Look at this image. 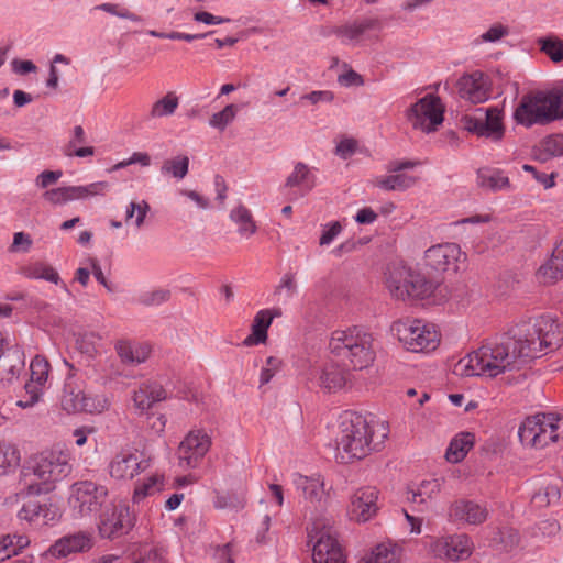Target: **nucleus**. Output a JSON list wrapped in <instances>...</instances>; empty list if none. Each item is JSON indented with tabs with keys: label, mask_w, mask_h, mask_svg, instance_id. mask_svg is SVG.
Listing matches in <instances>:
<instances>
[{
	"label": "nucleus",
	"mask_w": 563,
	"mask_h": 563,
	"mask_svg": "<svg viewBox=\"0 0 563 563\" xmlns=\"http://www.w3.org/2000/svg\"><path fill=\"white\" fill-rule=\"evenodd\" d=\"M316 187L313 168L302 162L295 164L292 172L287 176L283 189L288 191L289 200L305 197Z\"/></svg>",
	"instance_id": "23"
},
{
	"label": "nucleus",
	"mask_w": 563,
	"mask_h": 563,
	"mask_svg": "<svg viewBox=\"0 0 563 563\" xmlns=\"http://www.w3.org/2000/svg\"><path fill=\"white\" fill-rule=\"evenodd\" d=\"M41 511V504L36 501H29L23 505L19 511V518L29 522L38 523V514Z\"/></svg>",
	"instance_id": "60"
},
{
	"label": "nucleus",
	"mask_w": 563,
	"mask_h": 563,
	"mask_svg": "<svg viewBox=\"0 0 563 563\" xmlns=\"http://www.w3.org/2000/svg\"><path fill=\"white\" fill-rule=\"evenodd\" d=\"M445 106L435 93H427L417 99L407 110L405 117L413 130L433 133L444 120Z\"/></svg>",
	"instance_id": "10"
},
{
	"label": "nucleus",
	"mask_w": 563,
	"mask_h": 563,
	"mask_svg": "<svg viewBox=\"0 0 563 563\" xmlns=\"http://www.w3.org/2000/svg\"><path fill=\"white\" fill-rule=\"evenodd\" d=\"M528 358L520 342L515 338L514 327L500 336L485 341L477 350L468 353L454 365L460 376L497 377L519 371Z\"/></svg>",
	"instance_id": "1"
},
{
	"label": "nucleus",
	"mask_w": 563,
	"mask_h": 563,
	"mask_svg": "<svg viewBox=\"0 0 563 563\" xmlns=\"http://www.w3.org/2000/svg\"><path fill=\"white\" fill-rule=\"evenodd\" d=\"M86 390L66 386L62 397V407L69 413H81Z\"/></svg>",
	"instance_id": "44"
},
{
	"label": "nucleus",
	"mask_w": 563,
	"mask_h": 563,
	"mask_svg": "<svg viewBox=\"0 0 563 563\" xmlns=\"http://www.w3.org/2000/svg\"><path fill=\"white\" fill-rule=\"evenodd\" d=\"M167 394L162 385L155 382L142 383L133 394L134 407L141 412L148 410L155 402L166 399Z\"/></svg>",
	"instance_id": "33"
},
{
	"label": "nucleus",
	"mask_w": 563,
	"mask_h": 563,
	"mask_svg": "<svg viewBox=\"0 0 563 563\" xmlns=\"http://www.w3.org/2000/svg\"><path fill=\"white\" fill-rule=\"evenodd\" d=\"M390 330L406 350L415 353L434 351L441 341L437 325L421 319H399Z\"/></svg>",
	"instance_id": "7"
},
{
	"label": "nucleus",
	"mask_w": 563,
	"mask_h": 563,
	"mask_svg": "<svg viewBox=\"0 0 563 563\" xmlns=\"http://www.w3.org/2000/svg\"><path fill=\"white\" fill-rule=\"evenodd\" d=\"M107 181H96L85 186H64L46 190L43 199L53 205L60 206L75 200H85L96 196H103L109 190Z\"/></svg>",
	"instance_id": "15"
},
{
	"label": "nucleus",
	"mask_w": 563,
	"mask_h": 563,
	"mask_svg": "<svg viewBox=\"0 0 563 563\" xmlns=\"http://www.w3.org/2000/svg\"><path fill=\"white\" fill-rule=\"evenodd\" d=\"M427 263L439 271L459 269V264L465 262L466 254L456 243H443L429 247L424 253Z\"/></svg>",
	"instance_id": "20"
},
{
	"label": "nucleus",
	"mask_w": 563,
	"mask_h": 563,
	"mask_svg": "<svg viewBox=\"0 0 563 563\" xmlns=\"http://www.w3.org/2000/svg\"><path fill=\"white\" fill-rule=\"evenodd\" d=\"M30 539L23 534L5 536L0 540V545L9 550L12 555L18 554L22 549L26 548Z\"/></svg>",
	"instance_id": "54"
},
{
	"label": "nucleus",
	"mask_w": 563,
	"mask_h": 563,
	"mask_svg": "<svg viewBox=\"0 0 563 563\" xmlns=\"http://www.w3.org/2000/svg\"><path fill=\"white\" fill-rule=\"evenodd\" d=\"M521 443L533 449H544L563 438V415L537 413L526 418L518 431Z\"/></svg>",
	"instance_id": "9"
},
{
	"label": "nucleus",
	"mask_w": 563,
	"mask_h": 563,
	"mask_svg": "<svg viewBox=\"0 0 563 563\" xmlns=\"http://www.w3.org/2000/svg\"><path fill=\"white\" fill-rule=\"evenodd\" d=\"M179 103V96L175 91H168L152 103L148 117L154 120L172 117L176 113Z\"/></svg>",
	"instance_id": "38"
},
{
	"label": "nucleus",
	"mask_w": 563,
	"mask_h": 563,
	"mask_svg": "<svg viewBox=\"0 0 563 563\" xmlns=\"http://www.w3.org/2000/svg\"><path fill=\"white\" fill-rule=\"evenodd\" d=\"M386 287L395 299L422 300L433 292V284L420 272L405 265H396L388 269Z\"/></svg>",
	"instance_id": "8"
},
{
	"label": "nucleus",
	"mask_w": 563,
	"mask_h": 563,
	"mask_svg": "<svg viewBox=\"0 0 563 563\" xmlns=\"http://www.w3.org/2000/svg\"><path fill=\"white\" fill-rule=\"evenodd\" d=\"M163 488V476L162 475H153L142 483H137L134 488V493L132 496L133 503H140L147 496H152Z\"/></svg>",
	"instance_id": "46"
},
{
	"label": "nucleus",
	"mask_w": 563,
	"mask_h": 563,
	"mask_svg": "<svg viewBox=\"0 0 563 563\" xmlns=\"http://www.w3.org/2000/svg\"><path fill=\"white\" fill-rule=\"evenodd\" d=\"M32 246V239L24 232H16L13 235V242L10 252H29Z\"/></svg>",
	"instance_id": "62"
},
{
	"label": "nucleus",
	"mask_w": 563,
	"mask_h": 563,
	"mask_svg": "<svg viewBox=\"0 0 563 563\" xmlns=\"http://www.w3.org/2000/svg\"><path fill=\"white\" fill-rule=\"evenodd\" d=\"M464 123L467 131L493 141L501 140L505 133L503 111L496 107L486 109L485 119L465 117Z\"/></svg>",
	"instance_id": "21"
},
{
	"label": "nucleus",
	"mask_w": 563,
	"mask_h": 563,
	"mask_svg": "<svg viewBox=\"0 0 563 563\" xmlns=\"http://www.w3.org/2000/svg\"><path fill=\"white\" fill-rule=\"evenodd\" d=\"M418 164V162L410 159L390 162L387 165L389 174L374 177L372 185L386 191L406 190L417 183V178L402 172L411 169Z\"/></svg>",
	"instance_id": "17"
},
{
	"label": "nucleus",
	"mask_w": 563,
	"mask_h": 563,
	"mask_svg": "<svg viewBox=\"0 0 563 563\" xmlns=\"http://www.w3.org/2000/svg\"><path fill=\"white\" fill-rule=\"evenodd\" d=\"M540 51L544 53L553 63L563 60V40L550 35L538 40Z\"/></svg>",
	"instance_id": "48"
},
{
	"label": "nucleus",
	"mask_w": 563,
	"mask_h": 563,
	"mask_svg": "<svg viewBox=\"0 0 563 563\" xmlns=\"http://www.w3.org/2000/svg\"><path fill=\"white\" fill-rule=\"evenodd\" d=\"M135 563H166L164 550L154 544H142L134 553Z\"/></svg>",
	"instance_id": "50"
},
{
	"label": "nucleus",
	"mask_w": 563,
	"mask_h": 563,
	"mask_svg": "<svg viewBox=\"0 0 563 563\" xmlns=\"http://www.w3.org/2000/svg\"><path fill=\"white\" fill-rule=\"evenodd\" d=\"M133 525L134 517L129 506L112 501L99 515L98 530L101 538L114 539L128 533Z\"/></svg>",
	"instance_id": "13"
},
{
	"label": "nucleus",
	"mask_w": 563,
	"mask_h": 563,
	"mask_svg": "<svg viewBox=\"0 0 563 563\" xmlns=\"http://www.w3.org/2000/svg\"><path fill=\"white\" fill-rule=\"evenodd\" d=\"M389 433V427L383 420H367L352 411L343 412L339 418L336 435V459L342 463L361 460L372 451L378 450Z\"/></svg>",
	"instance_id": "2"
},
{
	"label": "nucleus",
	"mask_w": 563,
	"mask_h": 563,
	"mask_svg": "<svg viewBox=\"0 0 563 563\" xmlns=\"http://www.w3.org/2000/svg\"><path fill=\"white\" fill-rule=\"evenodd\" d=\"M20 463V453L11 444H0V474L7 473Z\"/></svg>",
	"instance_id": "51"
},
{
	"label": "nucleus",
	"mask_w": 563,
	"mask_h": 563,
	"mask_svg": "<svg viewBox=\"0 0 563 563\" xmlns=\"http://www.w3.org/2000/svg\"><path fill=\"white\" fill-rule=\"evenodd\" d=\"M96 9L107 12L112 15L119 16L121 19H126V20L133 21V22H137L141 20L139 15H136L135 13L131 12L126 8H123L117 3H110V2L101 3V4L97 5Z\"/></svg>",
	"instance_id": "56"
},
{
	"label": "nucleus",
	"mask_w": 563,
	"mask_h": 563,
	"mask_svg": "<svg viewBox=\"0 0 563 563\" xmlns=\"http://www.w3.org/2000/svg\"><path fill=\"white\" fill-rule=\"evenodd\" d=\"M239 111L238 104H227L222 110L213 113L208 123L211 128L223 132L235 120Z\"/></svg>",
	"instance_id": "45"
},
{
	"label": "nucleus",
	"mask_w": 563,
	"mask_h": 563,
	"mask_svg": "<svg viewBox=\"0 0 563 563\" xmlns=\"http://www.w3.org/2000/svg\"><path fill=\"white\" fill-rule=\"evenodd\" d=\"M342 225L339 222H332L324 227L323 232L320 236V245H329L334 239L341 233Z\"/></svg>",
	"instance_id": "64"
},
{
	"label": "nucleus",
	"mask_w": 563,
	"mask_h": 563,
	"mask_svg": "<svg viewBox=\"0 0 563 563\" xmlns=\"http://www.w3.org/2000/svg\"><path fill=\"white\" fill-rule=\"evenodd\" d=\"M148 464L137 453L123 451L118 453L109 464V473L115 479H132L145 471Z\"/></svg>",
	"instance_id": "24"
},
{
	"label": "nucleus",
	"mask_w": 563,
	"mask_h": 563,
	"mask_svg": "<svg viewBox=\"0 0 563 563\" xmlns=\"http://www.w3.org/2000/svg\"><path fill=\"white\" fill-rule=\"evenodd\" d=\"M230 218L238 225V233L244 239H250L257 230L252 212L244 206L232 209Z\"/></svg>",
	"instance_id": "39"
},
{
	"label": "nucleus",
	"mask_w": 563,
	"mask_h": 563,
	"mask_svg": "<svg viewBox=\"0 0 563 563\" xmlns=\"http://www.w3.org/2000/svg\"><path fill=\"white\" fill-rule=\"evenodd\" d=\"M246 504V492L244 488L235 493L216 492L213 506L217 509H242Z\"/></svg>",
	"instance_id": "41"
},
{
	"label": "nucleus",
	"mask_w": 563,
	"mask_h": 563,
	"mask_svg": "<svg viewBox=\"0 0 563 563\" xmlns=\"http://www.w3.org/2000/svg\"><path fill=\"white\" fill-rule=\"evenodd\" d=\"M382 22L377 18H363L338 30L336 34L343 43H358L373 31H380Z\"/></svg>",
	"instance_id": "29"
},
{
	"label": "nucleus",
	"mask_w": 563,
	"mask_h": 563,
	"mask_svg": "<svg viewBox=\"0 0 563 563\" xmlns=\"http://www.w3.org/2000/svg\"><path fill=\"white\" fill-rule=\"evenodd\" d=\"M170 298V291L166 288H156L148 291H144L139 296V302L147 306L154 307L159 306Z\"/></svg>",
	"instance_id": "52"
},
{
	"label": "nucleus",
	"mask_w": 563,
	"mask_h": 563,
	"mask_svg": "<svg viewBox=\"0 0 563 563\" xmlns=\"http://www.w3.org/2000/svg\"><path fill=\"white\" fill-rule=\"evenodd\" d=\"M22 273L30 278H42L54 284H58L59 282L57 272L52 266L42 262L31 263L24 266Z\"/></svg>",
	"instance_id": "47"
},
{
	"label": "nucleus",
	"mask_w": 563,
	"mask_h": 563,
	"mask_svg": "<svg viewBox=\"0 0 563 563\" xmlns=\"http://www.w3.org/2000/svg\"><path fill=\"white\" fill-rule=\"evenodd\" d=\"M309 534L317 539L312 553L313 563H345L338 542V533L333 527L314 522Z\"/></svg>",
	"instance_id": "14"
},
{
	"label": "nucleus",
	"mask_w": 563,
	"mask_h": 563,
	"mask_svg": "<svg viewBox=\"0 0 563 563\" xmlns=\"http://www.w3.org/2000/svg\"><path fill=\"white\" fill-rule=\"evenodd\" d=\"M111 398L104 393L86 390L84 400V413L100 415L110 409Z\"/></svg>",
	"instance_id": "42"
},
{
	"label": "nucleus",
	"mask_w": 563,
	"mask_h": 563,
	"mask_svg": "<svg viewBox=\"0 0 563 563\" xmlns=\"http://www.w3.org/2000/svg\"><path fill=\"white\" fill-rule=\"evenodd\" d=\"M292 484L311 501H320L324 495V482L320 475L308 477L296 473L292 475Z\"/></svg>",
	"instance_id": "36"
},
{
	"label": "nucleus",
	"mask_w": 563,
	"mask_h": 563,
	"mask_svg": "<svg viewBox=\"0 0 563 563\" xmlns=\"http://www.w3.org/2000/svg\"><path fill=\"white\" fill-rule=\"evenodd\" d=\"M347 372L335 363H327L321 368L318 383L328 391H336L345 386Z\"/></svg>",
	"instance_id": "35"
},
{
	"label": "nucleus",
	"mask_w": 563,
	"mask_h": 563,
	"mask_svg": "<svg viewBox=\"0 0 563 563\" xmlns=\"http://www.w3.org/2000/svg\"><path fill=\"white\" fill-rule=\"evenodd\" d=\"M282 366V361L275 356H269L266 360L265 366L261 371L260 382L261 385H266L275 376Z\"/></svg>",
	"instance_id": "59"
},
{
	"label": "nucleus",
	"mask_w": 563,
	"mask_h": 563,
	"mask_svg": "<svg viewBox=\"0 0 563 563\" xmlns=\"http://www.w3.org/2000/svg\"><path fill=\"white\" fill-rule=\"evenodd\" d=\"M515 338L528 358L558 350L563 343V320L544 313L514 325Z\"/></svg>",
	"instance_id": "3"
},
{
	"label": "nucleus",
	"mask_w": 563,
	"mask_h": 563,
	"mask_svg": "<svg viewBox=\"0 0 563 563\" xmlns=\"http://www.w3.org/2000/svg\"><path fill=\"white\" fill-rule=\"evenodd\" d=\"M70 453L59 445L37 454L32 463V476L24 475L31 494L49 492L56 482L64 479L71 471Z\"/></svg>",
	"instance_id": "4"
},
{
	"label": "nucleus",
	"mask_w": 563,
	"mask_h": 563,
	"mask_svg": "<svg viewBox=\"0 0 563 563\" xmlns=\"http://www.w3.org/2000/svg\"><path fill=\"white\" fill-rule=\"evenodd\" d=\"M515 120L525 126L548 124L563 119V93L539 91L526 95L515 110Z\"/></svg>",
	"instance_id": "6"
},
{
	"label": "nucleus",
	"mask_w": 563,
	"mask_h": 563,
	"mask_svg": "<svg viewBox=\"0 0 563 563\" xmlns=\"http://www.w3.org/2000/svg\"><path fill=\"white\" fill-rule=\"evenodd\" d=\"M508 34V26L501 23H495L476 40V43H496Z\"/></svg>",
	"instance_id": "57"
},
{
	"label": "nucleus",
	"mask_w": 563,
	"mask_h": 563,
	"mask_svg": "<svg viewBox=\"0 0 563 563\" xmlns=\"http://www.w3.org/2000/svg\"><path fill=\"white\" fill-rule=\"evenodd\" d=\"M429 549L434 558L460 562L471 558L475 545L466 533H452L432 538Z\"/></svg>",
	"instance_id": "12"
},
{
	"label": "nucleus",
	"mask_w": 563,
	"mask_h": 563,
	"mask_svg": "<svg viewBox=\"0 0 563 563\" xmlns=\"http://www.w3.org/2000/svg\"><path fill=\"white\" fill-rule=\"evenodd\" d=\"M356 147L357 142L354 139L346 137L338 143L335 154L343 159H347L355 153Z\"/></svg>",
	"instance_id": "63"
},
{
	"label": "nucleus",
	"mask_w": 563,
	"mask_h": 563,
	"mask_svg": "<svg viewBox=\"0 0 563 563\" xmlns=\"http://www.w3.org/2000/svg\"><path fill=\"white\" fill-rule=\"evenodd\" d=\"M148 210L150 205L145 200L139 202L132 201L126 207L125 221L129 222L135 216L134 224L140 229L144 224Z\"/></svg>",
	"instance_id": "53"
},
{
	"label": "nucleus",
	"mask_w": 563,
	"mask_h": 563,
	"mask_svg": "<svg viewBox=\"0 0 563 563\" xmlns=\"http://www.w3.org/2000/svg\"><path fill=\"white\" fill-rule=\"evenodd\" d=\"M30 371L31 378L30 382L25 384L27 399H21L16 402L21 408H30L40 400L44 389L46 388L51 365L45 357L36 355L31 361Z\"/></svg>",
	"instance_id": "18"
},
{
	"label": "nucleus",
	"mask_w": 563,
	"mask_h": 563,
	"mask_svg": "<svg viewBox=\"0 0 563 563\" xmlns=\"http://www.w3.org/2000/svg\"><path fill=\"white\" fill-rule=\"evenodd\" d=\"M373 335L366 330L352 327L332 332L329 341L330 352L349 361L354 369H364L375 360Z\"/></svg>",
	"instance_id": "5"
},
{
	"label": "nucleus",
	"mask_w": 563,
	"mask_h": 563,
	"mask_svg": "<svg viewBox=\"0 0 563 563\" xmlns=\"http://www.w3.org/2000/svg\"><path fill=\"white\" fill-rule=\"evenodd\" d=\"M456 88L462 99L474 104L483 103L490 97L489 79L479 70L460 77L456 81Z\"/></svg>",
	"instance_id": "19"
},
{
	"label": "nucleus",
	"mask_w": 563,
	"mask_h": 563,
	"mask_svg": "<svg viewBox=\"0 0 563 563\" xmlns=\"http://www.w3.org/2000/svg\"><path fill=\"white\" fill-rule=\"evenodd\" d=\"M107 487L90 481H81L73 484L70 488L69 506L78 517L90 516L106 500Z\"/></svg>",
	"instance_id": "11"
},
{
	"label": "nucleus",
	"mask_w": 563,
	"mask_h": 563,
	"mask_svg": "<svg viewBox=\"0 0 563 563\" xmlns=\"http://www.w3.org/2000/svg\"><path fill=\"white\" fill-rule=\"evenodd\" d=\"M400 549L393 543L378 544L361 563H399Z\"/></svg>",
	"instance_id": "40"
},
{
	"label": "nucleus",
	"mask_w": 563,
	"mask_h": 563,
	"mask_svg": "<svg viewBox=\"0 0 563 563\" xmlns=\"http://www.w3.org/2000/svg\"><path fill=\"white\" fill-rule=\"evenodd\" d=\"M87 136L81 125L73 128L67 143L62 147V152L66 157H88L95 154L92 146H86Z\"/></svg>",
	"instance_id": "34"
},
{
	"label": "nucleus",
	"mask_w": 563,
	"mask_h": 563,
	"mask_svg": "<svg viewBox=\"0 0 563 563\" xmlns=\"http://www.w3.org/2000/svg\"><path fill=\"white\" fill-rule=\"evenodd\" d=\"M544 153L552 156L563 155V134L547 136L541 143Z\"/></svg>",
	"instance_id": "58"
},
{
	"label": "nucleus",
	"mask_w": 563,
	"mask_h": 563,
	"mask_svg": "<svg viewBox=\"0 0 563 563\" xmlns=\"http://www.w3.org/2000/svg\"><path fill=\"white\" fill-rule=\"evenodd\" d=\"M378 490L366 486L357 489L352 496L349 506V516L357 522L371 520L378 511Z\"/></svg>",
	"instance_id": "22"
},
{
	"label": "nucleus",
	"mask_w": 563,
	"mask_h": 563,
	"mask_svg": "<svg viewBox=\"0 0 563 563\" xmlns=\"http://www.w3.org/2000/svg\"><path fill=\"white\" fill-rule=\"evenodd\" d=\"M211 446V439L203 430H191L178 448V463L183 468H196Z\"/></svg>",
	"instance_id": "16"
},
{
	"label": "nucleus",
	"mask_w": 563,
	"mask_h": 563,
	"mask_svg": "<svg viewBox=\"0 0 563 563\" xmlns=\"http://www.w3.org/2000/svg\"><path fill=\"white\" fill-rule=\"evenodd\" d=\"M475 437L471 432H461L456 434L450 442L445 453V459L450 463L461 462L473 448Z\"/></svg>",
	"instance_id": "37"
},
{
	"label": "nucleus",
	"mask_w": 563,
	"mask_h": 563,
	"mask_svg": "<svg viewBox=\"0 0 563 563\" xmlns=\"http://www.w3.org/2000/svg\"><path fill=\"white\" fill-rule=\"evenodd\" d=\"M563 277V238L556 242L551 258L542 264L537 273L536 278L539 284L552 285Z\"/></svg>",
	"instance_id": "28"
},
{
	"label": "nucleus",
	"mask_w": 563,
	"mask_h": 563,
	"mask_svg": "<svg viewBox=\"0 0 563 563\" xmlns=\"http://www.w3.org/2000/svg\"><path fill=\"white\" fill-rule=\"evenodd\" d=\"M91 547V536L87 532H77L57 540L49 548V553L54 558H64L71 553L88 551Z\"/></svg>",
	"instance_id": "27"
},
{
	"label": "nucleus",
	"mask_w": 563,
	"mask_h": 563,
	"mask_svg": "<svg viewBox=\"0 0 563 563\" xmlns=\"http://www.w3.org/2000/svg\"><path fill=\"white\" fill-rule=\"evenodd\" d=\"M478 178L483 187L493 190H500L509 185L508 177L499 169L481 170Z\"/></svg>",
	"instance_id": "49"
},
{
	"label": "nucleus",
	"mask_w": 563,
	"mask_h": 563,
	"mask_svg": "<svg viewBox=\"0 0 563 563\" xmlns=\"http://www.w3.org/2000/svg\"><path fill=\"white\" fill-rule=\"evenodd\" d=\"M449 520L454 523L481 525L488 516L485 506L467 499H457L449 508Z\"/></svg>",
	"instance_id": "25"
},
{
	"label": "nucleus",
	"mask_w": 563,
	"mask_h": 563,
	"mask_svg": "<svg viewBox=\"0 0 563 563\" xmlns=\"http://www.w3.org/2000/svg\"><path fill=\"white\" fill-rule=\"evenodd\" d=\"M188 169L189 157L186 155H177L163 162L161 173L162 175L172 176L180 180L186 177Z\"/></svg>",
	"instance_id": "43"
},
{
	"label": "nucleus",
	"mask_w": 563,
	"mask_h": 563,
	"mask_svg": "<svg viewBox=\"0 0 563 563\" xmlns=\"http://www.w3.org/2000/svg\"><path fill=\"white\" fill-rule=\"evenodd\" d=\"M334 100V93L330 90H314L309 93L302 95L299 103L305 106L307 103L318 106L320 103H331Z\"/></svg>",
	"instance_id": "55"
},
{
	"label": "nucleus",
	"mask_w": 563,
	"mask_h": 563,
	"mask_svg": "<svg viewBox=\"0 0 563 563\" xmlns=\"http://www.w3.org/2000/svg\"><path fill=\"white\" fill-rule=\"evenodd\" d=\"M280 316L279 309H262L257 311L252 323V333L245 338L244 345L253 346L265 343L268 328L273 320Z\"/></svg>",
	"instance_id": "30"
},
{
	"label": "nucleus",
	"mask_w": 563,
	"mask_h": 563,
	"mask_svg": "<svg viewBox=\"0 0 563 563\" xmlns=\"http://www.w3.org/2000/svg\"><path fill=\"white\" fill-rule=\"evenodd\" d=\"M115 351L122 363L137 365L150 357L152 349L145 342L120 340L115 343Z\"/></svg>",
	"instance_id": "32"
},
{
	"label": "nucleus",
	"mask_w": 563,
	"mask_h": 563,
	"mask_svg": "<svg viewBox=\"0 0 563 563\" xmlns=\"http://www.w3.org/2000/svg\"><path fill=\"white\" fill-rule=\"evenodd\" d=\"M63 176L62 170H44L37 175L35 179V185L38 188H47L51 185L56 184L59 178Z\"/></svg>",
	"instance_id": "61"
},
{
	"label": "nucleus",
	"mask_w": 563,
	"mask_h": 563,
	"mask_svg": "<svg viewBox=\"0 0 563 563\" xmlns=\"http://www.w3.org/2000/svg\"><path fill=\"white\" fill-rule=\"evenodd\" d=\"M443 481L440 478L423 479L419 484L407 488V501L416 505L418 510L426 511L430 503L437 498L442 488Z\"/></svg>",
	"instance_id": "26"
},
{
	"label": "nucleus",
	"mask_w": 563,
	"mask_h": 563,
	"mask_svg": "<svg viewBox=\"0 0 563 563\" xmlns=\"http://www.w3.org/2000/svg\"><path fill=\"white\" fill-rule=\"evenodd\" d=\"M24 367L23 355L19 350H9L0 355V388H5L19 378Z\"/></svg>",
	"instance_id": "31"
}]
</instances>
